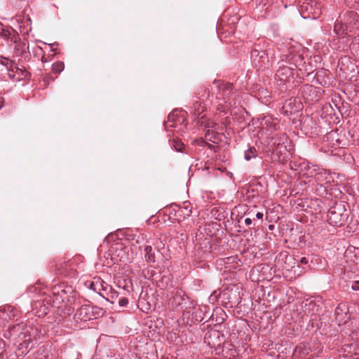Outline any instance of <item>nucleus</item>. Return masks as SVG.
Segmentation results:
<instances>
[{
    "label": "nucleus",
    "instance_id": "obj_1",
    "mask_svg": "<svg viewBox=\"0 0 359 359\" xmlns=\"http://www.w3.org/2000/svg\"><path fill=\"white\" fill-rule=\"evenodd\" d=\"M4 336H9L13 339L17 346L16 355L20 358L27 355L34 346L39 337V333L36 327L21 323L9 327L8 333Z\"/></svg>",
    "mask_w": 359,
    "mask_h": 359
},
{
    "label": "nucleus",
    "instance_id": "obj_2",
    "mask_svg": "<svg viewBox=\"0 0 359 359\" xmlns=\"http://www.w3.org/2000/svg\"><path fill=\"white\" fill-rule=\"evenodd\" d=\"M287 53L281 55V64L276 72L275 78L278 84H285L293 76L294 67H297L303 63V57L300 54L295 53V47L292 46L290 43L286 46Z\"/></svg>",
    "mask_w": 359,
    "mask_h": 359
},
{
    "label": "nucleus",
    "instance_id": "obj_3",
    "mask_svg": "<svg viewBox=\"0 0 359 359\" xmlns=\"http://www.w3.org/2000/svg\"><path fill=\"white\" fill-rule=\"evenodd\" d=\"M345 206L344 203L339 202L329 209L327 212V221L330 224L341 226L347 219L348 215L346 212Z\"/></svg>",
    "mask_w": 359,
    "mask_h": 359
},
{
    "label": "nucleus",
    "instance_id": "obj_4",
    "mask_svg": "<svg viewBox=\"0 0 359 359\" xmlns=\"http://www.w3.org/2000/svg\"><path fill=\"white\" fill-rule=\"evenodd\" d=\"M299 11L304 18H317L321 13V7L316 0H299Z\"/></svg>",
    "mask_w": 359,
    "mask_h": 359
},
{
    "label": "nucleus",
    "instance_id": "obj_5",
    "mask_svg": "<svg viewBox=\"0 0 359 359\" xmlns=\"http://www.w3.org/2000/svg\"><path fill=\"white\" fill-rule=\"evenodd\" d=\"M52 294L58 302L72 303L74 298V292L72 287L63 283L54 285L52 287Z\"/></svg>",
    "mask_w": 359,
    "mask_h": 359
},
{
    "label": "nucleus",
    "instance_id": "obj_6",
    "mask_svg": "<svg viewBox=\"0 0 359 359\" xmlns=\"http://www.w3.org/2000/svg\"><path fill=\"white\" fill-rule=\"evenodd\" d=\"M94 309H100L98 307H93L88 304L82 305L79 308L74 315L77 320L88 321L93 318H96L93 314Z\"/></svg>",
    "mask_w": 359,
    "mask_h": 359
},
{
    "label": "nucleus",
    "instance_id": "obj_7",
    "mask_svg": "<svg viewBox=\"0 0 359 359\" xmlns=\"http://www.w3.org/2000/svg\"><path fill=\"white\" fill-rule=\"evenodd\" d=\"M196 120L197 124L203 127L204 130H206L207 133H210L218 128L217 123L205 114H198V116Z\"/></svg>",
    "mask_w": 359,
    "mask_h": 359
},
{
    "label": "nucleus",
    "instance_id": "obj_8",
    "mask_svg": "<svg viewBox=\"0 0 359 359\" xmlns=\"http://www.w3.org/2000/svg\"><path fill=\"white\" fill-rule=\"evenodd\" d=\"M316 182L321 187L330 184L333 181L332 175L325 170L318 168L314 175Z\"/></svg>",
    "mask_w": 359,
    "mask_h": 359
},
{
    "label": "nucleus",
    "instance_id": "obj_9",
    "mask_svg": "<svg viewBox=\"0 0 359 359\" xmlns=\"http://www.w3.org/2000/svg\"><path fill=\"white\" fill-rule=\"evenodd\" d=\"M344 20L345 25H347L348 27V31H351L354 27H359V16L354 11H351L344 15Z\"/></svg>",
    "mask_w": 359,
    "mask_h": 359
},
{
    "label": "nucleus",
    "instance_id": "obj_10",
    "mask_svg": "<svg viewBox=\"0 0 359 359\" xmlns=\"http://www.w3.org/2000/svg\"><path fill=\"white\" fill-rule=\"evenodd\" d=\"M205 342H207L209 346L214 348L219 346L222 342L219 339V333L216 331L209 332L208 338L205 337Z\"/></svg>",
    "mask_w": 359,
    "mask_h": 359
},
{
    "label": "nucleus",
    "instance_id": "obj_11",
    "mask_svg": "<svg viewBox=\"0 0 359 359\" xmlns=\"http://www.w3.org/2000/svg\"><path fill=\"white\" fill-rule=\"evenodd\" d=\"M172 299L173 302L172 304L175 306H180L186 301L187 297L182 290L177 289L176 290Z\"/></svg>",
    "mask_w": 359,
    "mask_h": 359
},
{
    "label": "nucleus",
    "instance_id": "obj_12",
    "mask_svg": "<svg viewBox=\"0 0 359 359\" xmlns=\"http://www.w3.org/2000/svg\"><path fill=\"white\" fill-rule=\"evenodd\" d=\"M6 65L8 66V70L9 72L8 74L10 77H15V74H12L11 72H14L15 69V72L18 74L17 79L20 80L23 76H25V73L20 68L18 67L15 64L10 61L9 66L8 62H7Z\"/></svg>",
    "mask_w": 359,
    "mask_h": 359
},
{
    "label": "nucleus",
    "instance_id": "obj_13",
    "mask_svg": "<svg viewBox=\"0 0 359 359\" xmlns=\"http://www.w3.org/2000/svg\"><path fill=\"white\" fill-rule=\"evenodd\" d=\"M251 55L253 58L255 65L256 66L262 67V63L264 62V59L266 57V53L264 51L254 50L252 51Z\"/></svg>",
    "mask_w": 359,
    "mask_h": 359
},
{
    "label": "nucleus",
    "instance_id": "obj_14",
    "mask_svg": "<svg viewBox=\"0 0 359 359\" xmlns=\"http://www.w3.org/2000/svg\"><path fill=\"white\" fill-rule=\"evenodd\" d=\"M144 251L145 252L144 259L145 261L148 263H154L156 261L155 253L153 250V248L150 245H146L144 248Z\"/></svg>",
    "mask_w": 359,
    "mask_h": 359
},
{
    "label": "nucleus",
    "instance_id": "obj_15",
    "mask_svg": "<svg viewBox=\"0 0 359 359\" xmlns=\"http://www.w3.org/2000/svg\"><path fill=\"white\" fill-rule=\"evenodd\" d=\"M348 31V25H345V22H337L334 26V32L337 35H342Z\"/></svg>",
    "mask_w": 359,
    "mask_h": 359
},
{
    "label": "nucleus",
    "instance_id": "obj_16",
    "mask_svg": "<svg viewBox=\"0 0 359 359\" xmlns=\"http://www.w3.org/2000/svg\"><path fill=\"white\" fill-rule=\"evenodd\" d=\"M22 23L23 25L20 26V32L24 34H28V32L32 30L30 18L29 17L23 18Z\"/></svg>",
    "mask_w": 359,
    "mask_h": 359
},
{
    "label": "nucleus",
    "instance_id": "obj_17",
    "mask_svg": "<svg viewBox=\"0 0 359 359\" xmlns=\"http://www.w3.org/2000/svg\"><path fill=\"white\" fill-rule=\"evenodd\" d=\"M257 156V150L255 147H251L245 151L244 158L246 161H250Z\"/></svg>",
    "mask_w": 359,
    "mask_h": 359
},
{
    "label": "nucleus",
    "instance_id": "obj_18",
    "mask_svg": "<svg viewBox=\"0 0 359 359\" xmlns=\"http://www.w3.org/2000/svg\"><path fill=\"white\" fill-rule=\"evenodd\" d=\"M65 68V64L62 62L57 61L52 65V71L55 74L61 73Z\"/></svg>",
    "mask_w": 359,
    "mask_h": 359
},
{
    "label": "nucleus",
    "instance_id": "obj_19",
    "mask_svg": "<svg viewBox=\"0 0 359 359\" xmlns=\"http://www.w3.org/2000/svg\"><path fill=\"white\" fill-rule=\"evenodd\" d=\"M219 105L222 106L221 111L220 112H226L228 111H232L234 109H236L237 107L236 106V102L232 104L231 102L227 101L225 102V104L223 105L222 104H219Z\"/></svg>",
    "mask_w": 359,
    "mask_h": 359
},
{
    "label": "nucleus",
    "instance_id": "obj_20",
    "mask_svg": "<svg viewBox=\"0 0 359 359\" xmlns=\"http://www.w3.org/2000/svg\"><path fill=\"white\" fill-rule=\"evenodd\" d=\"M294 105V100L290 99L286 100L283 106V112H290V110H292Z\"/></svg>",
    "mask_w": 359,
    "mask_h": 359
},
{
    "label": "nucleus",
    "instance_id": "obj_21",
    "mask_svg": "<svg viewBox=\"0 0 359 359\" xmlns=\"http://www.w3.org/2000/svg\"><path fill=\"white\" fill-rule=\"evenodd\" d=\"M102 283H103V281H100L99 279L96 280H94V281H92L90 283L89 288L90 290H93L94 292H96L99 293L98 291L100 290V288H98V287L100 285H101Z\"/></svg>",
    "mask_w": 359,
    "mask_h": 359
},
{
    "label": "nucleus",
    "instance_id": "obj_22",
    "mask_svg": "<svg viewBox=\"0 0 359 359\" xmlns=\"http://www.w3.org/2000/svg\"><path fill=\"white\" fill-rule=\"evenodd\" d=\"M128 304V299L126 297L121 298L118 300V305L121 307L126 306Z\"/></svg>",
    "mask_w": 359,
    "mask_h": 359
},
{
    "label": "nucleus",
    "instance_id": "obj_23",
    "mask_svg": "<svg viewBox=\"0 0 359 359\" xmlns=\"http://www.w3.org/2000/svg\"><path fill=\"white\" fill-rule=\"evenodd\" d=\"M351 289L354 291H358L359 290V281L358 280H356L355 281L352 285H351Z\"/></svg>",
    "mask_w": 359,
    "mask_h": 359
},
{
    "label": "nucleus",
    "instance_id": "obj_24",
    "mask_svg": "<svg viewBox=\"0 0 359 359\" xmlns=\"http://www.w3.org/2000/svg\"><path fill=\"white\" fill-rule=\"evenodd\" d=\"M0 29L2 30V35L5 37H8L10 35V32L8 30H5L2 28V25H0Z\"/></svg>",
    "mask_w": 359,
    "mask_h": 359
},
{
    "label": "nucleus",
    "instance_id": "obj_25",
    "mask_svg": "<svg viewBox=\"0 0 359 359\" xmlns=\"http://www.w3.org/2000/svg\"><path fill=\"white\" fill-rule=\"evenodd\" d=\"M315 90V88L311 86H306L304 87V92L309 91L311 92Z\"/></svg>",
    "mask_w": 359,
    "mask_h": 359
},
{
    "label": "nucleus",
    "instance_id": "obj_26",
    "mask_svg": "<svg viewBox=\"0 0 359 359\" xmlns=\"http://www.w3.org/2000/svg\"><path fill=\"white\" fill-rule=\"evenodd\" d=\"M177 145H175V150L177 151H182V149H181V146H182V144H180V143H176Z\"/></svg>",
    "mask_w": 359,
    "mask_h": 359
},
{
    "label": "nucleus",
    "instance_id": "obj_27",
    "mask_svg": "<svg viewBox=\"0 0 359 359\" xmlns=\"http://www.w3.org/2000/svg\"><path fill=\"white\" fill-rule=\"evenodd\" d=\"M300 262L302 264H307L309 263V259L306 257H302L300 259Z\"/></svg>",
    "mask_w": 359,
    "mask_h": 359
},
{
    "label": "nucleus",
    "instance_id": "obj_28",
    "mask_svg": "<svg viewBox=\"0 0 359 359\" xmlns=\"http://www.w3.org/2000/svg\"><path fill=\"white\" fill-rule=\"evenodd\" d=\"M244 222H245V224L246 225H250V224H252V219L250 218H248V217L245 218Z\"/></svg>",
    "mask_w": 359,
    "mask_h": 359
},
{
    "label": "nucleus",
    "instance_id": "obj_29",
    "mask_svg": "<svg viewBox=\"0 0 359 359\" xmlns=\"http://www.w3.org/2000/svg\"><path fill=\"white\" fill-rule=\"evenodd\" d=\"M256 217L259 219H262L263 218V213L260 212H257Z\"/></svg>",
    "mask_w": 359,
    "mask_h": 359
},
{
    "label": "nucleus",
    "instance_id": "obj_30",
    "mask_svg": "<svg viewBox=\"0 0 359 359\" xmlns=\"http://www.w3.org/2000/svg\"><path fill=\"white\" fill-rule=\"evenodd\" d=\"M3 106V98L0 97V109Z\"/></svg>",
    "mask_w": 359,
    "mask_h": 359
},
{
    "label": "nucleus",
    "instance_id": "obj_31",
    "mask_svg": "<svg viewBox=\"0 0 359 359\" xmlns=\"http://www.w3.org/2000/svg\"><path fill=\"white\" fill-rule=\"evenodd\" d=\"M299 109H295L293 111H292L291 112H299Z\"/></svg>",
    "mask_w": 359,
    "mask_h": 359
},
{
    "label": "nucleus",
    "instance_id": "obj_32",
    "mask_svg": "<svg viewBox=\"0 0 359 359\" xmlns=\"http://www.w3.org/2000/svg\"><path fill=\"white\" fill-rule=\"evenodd\" d=\"M177 109H175V110H174V111H172V112L175 113V112H177Z\"/></svg>",
    "mask_w": 359,
    "mask_h": 359
},
{
    "label": "nucleus",
    "instance_id": "obj_33",
    "mask_svg": "<svg viewBox=\"0 0 359 359\" xmlns=\"http://www.w3.org/2000/svg\"><path fill=\"white\" fill-rule=\"evenodd\" d=\"M343 114H344L343 113L340 114V115L341 116L342 118H344Z\"/></svg>",
    "mask_w": 359,
    "mask_h": 359
}]
</instances>
